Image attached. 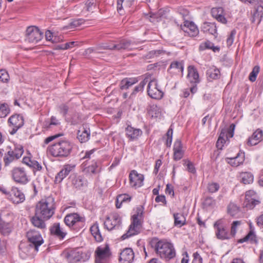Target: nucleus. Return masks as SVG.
I'll return each instance as SVG.
<instances>
[{"instance_id":"1","label":"nucleus","mask_w":263,"mask_h":263,"mask_svg":"<svg viewBox=\"0 0 263 263\" xmlns=\"http://www.w3.org/2000/svg\"><path fill=\"white\" fill-rule=\"evenodd\" d=\"M151 247L162 259L169 260L176 256L173 245L165 239H159L154 237L149 242Z\"/></svg>"},{"instance_id":"2","label":"nucleus","mask_w":263,"mask_h":263,"mask_svg":"<svg viewBox=\"0 0 263 263\" xmlns=\"http://www.w3.org/2000/svg\"><path fill=\"white\" fill-rule=\"evenodd\" d=\"M54 200L51 196L42 199L36 205L35 213L44 220L49 219L54 213Z\"/></svg>"},{"instance_id":"3","label":"nucleus","mask_w":263,"mask_h":263,"mask_svg":"<svg viewBox=\"0 0 263 263\" xmlns=\"http://www.w3.org/2000/svg\"><path fill=\"white\" fill-rule=\"evenodd\" d=\"M72 149V145L68 141L62 140L48 146V152L54 157L64 158L68 156Z\"/></svg>"},{"instance_id":"4","label":"nucleus","mask_w":263,"mask_h":263,"mask_svg":"<svg viewBox=\"0 0 263 263\" xmlns=\"http://www.w3.org/2000/svg\"><path fill=\"white\" fill-rule=\"evenodd\" d=\"M27 237L30 244L26 245L25 243H21L20 249L23 252L26 254L29 253L28 247L33 248L36 251H38L39 247L44 242L41 235L37 232L30 230L27 233Z\"/></svg>"},{"instance_id":"5","label":"nucleus","mask_w":263,"mask_h":263,"mask_svg":"<svg viewBox=\"0 0 263 263\" xmlns=\"http://www.w3.org/2000/svg\"><path fill=\"white\" fill-rule=\"evenodd\" d=\"M95 152V149L87 151L82 159H87L83 163L84 171L87 173L96 174L100 171L99 162L94 158V156H91Z\"/></svg>"},{"instance_id":"6","label":"nucleus","mask_w":263,"mask_h":263,"mask_svg":"<svg viewBox=\"0 0 263 263\" xmlns=\"http://www.w3.org/2000/svg\"><path fill=\"white\" fill-rule=\"evenodd\" d=\"M143 211L141 208L137 209V214H134L132 216V223L129 227L127 233L122 236L123 239H126L132 236L137 235L140 233L142 223L140 219L138 218L139 216L142 215Z\"/></svg>"},{"instance_id":"7","label":"nucleus","mask_w":263,"mask_h":263,"mask_svg":"<svg viewBox=\"0 0 263 263\" xmlns=\"http://www.w3.org/2000/svg\"><path fill=\"white\" fill-rule=\"evenodd\" d=\"M90 253L88 251L83 252L79 249L70 251L67 255V258L70 263H76L78 261H85L89 259Z\"/></svg>"},{"instance_id":"8","label":"nucleus","mask_w":263,"mask_h":263,"mask_svg":"<svg viewBox=\"0 0 263 263\" xmlns=\"http://www.w3.org/2000/svg\"><path fill=\"white\" fill-rule=\"evenodd\" d=\"M13 180L18 183L25 184L29 181L28 176L23 167H15L11 171Z\"/></svg>"},{"instance_id":"9","label":"nucleus","mask_w":263,"mask_h":263,"mask_svg":"<svg viewBox=\"0 0 263 263\" xmlns=\"http://www.w3.org/2000/svg\"><path fill=\"white\" fill-rule=\"evenodd\" d=\"M43 36V33L37 27L30 26L26 30V40L29 43H36L41 40Z\"/></svg>"},{"instance_id":"10","label":"nucleus","mask_w":263,"mask_h":263,"mask_svg":"<svg viewBox=\"0 0 263 263\" xmlns=\"http://www.w3.org/2000/svg\"><path fill=\"white\" fill-rule=\"evenodd\" d=\"M121 223V217L117 213H113L110 216L107 217L104 222L105 228L108 231L119 229Z\"/></svg>"},{"instance_id":"11","label":"nucleus","mask_w":263,"mask_h":263,"mask_svg":"<svg viewBox=\"0 0 263 263\" xmlns=\"http://www.w3.org/2000/svg\"><path fill=\"white\" fill-rule=\"evenodd\" d=\"M9 126L12 127V129L10 132L11 135H14L17 130L22 127L24 124L23 117L20 115H14L11 116L8 119Z\"/></svg>"},{"instance_id":"12","label":"nucleus","mask_w":263,"mask_h":263,"mask_svg":"<svg viewBox=\"0 0 263 263\" xmlns=\"http://www.w3.org/2000/svg\"><path fill=\"white\" fill-rule=\"evenodd\" d=\"M131 45L130 41L125 39L120 40L118 43H111L110 44H104L102 45L101 48L105 50H120L129 48Z\"/></svg>"},{"instance_id":"13","label":"nucleus","mask_w":263,"mask_h":263,"mask_svg":"<svg viewBox=\"0 0 263 263\" xmlns=\"http://www.w3.org/2000/svg\"><path fill=\"white\" fill-rule=\"evenodd\" d=\"M147 93L148 96L155 99H160L163 97V93L158 88L157 82L156 80H151L148 84Z\"/></svg>"},{"instance_id":"14","label":"nucleus","mask_w":263,"mask_h":263,"mask_svg":"<svg viewBox=\"0 0 263 263\" xmlns=\"http://www.w3.org/2000/svg\"><path fill=\"white\" fill-rule=\"evenodd\" d=\"M96 263H106V259L110 255L109 246L99 247L96 250Z\"/></svg>"},{"instance_id":"15","label":"nucleus","mask_w":263,"mask_h":263,"mask_svg":"<svg viewBox=\"0 0 263 263\" xmlns=\"http://www.w3.org/2000/svg\"><path fill=\"white\" fill-rule=\"evenodd\" d=\"M129 184L131 187L137 189L143 184L144 176L139 174L135 170H133L129 175Z\"/></svg>"},{"instance_id":"16","label":"nucleus","mask_w":263,"mask_h":263,"mask_svg":"<svg viewBox=\"0 0 263 263\" xmlns=\"http://www.w3.org/2000/svg\"><path fill=\"white\" fill-rule=\"evenodd\" d=\"M83 221V218L76 213L68 214L64 218L65 223L70 228L73 227L74 229L77 224Z\"/></svg>"},{"instance_id":"17","label":"nucleus","mask_w":263,"mask_h":263,"mask_svg":"<svg viewBox=\"0 0 263 263\" xmlns=\"http://www.w3.org/2000/svg\"><path fill=\"white\" fill-rule=\"evenodd\" d=\"M75 164H68L64 165L63 168L58 173L55 177V182L59 183L69 174L70 172L74 169Z\"/></svg>"},{"instance_id":"18","label":"nucleus","mask_w":263,"mask_h":263,"mask_svg":"<svg viewBox=\"0 0 263 263\" xmlns=\"http://www.w3.org/2000/svg\"><path fill=\"white\" fill-rule=\"evenodd\" d=\"M263 140V131L260 128L257 129L247 140L248 145L252 146L258 144Z\"/></svg>"},{"instance_id":"19","label":"nucleus","mask_w":263,"mask_h":263,"mask_svg":"<svg viewBox=\"0 0 263 263\" xmlns=\"http://www.w3.org/2000/svg\"><path fill=\"white\" fill-rule=\"evenodd\" d=\"M9 199L15 204H18L23 202L25 197L24 193L16 187L11 189L9 196Z\"/></svg>"},{"instance_id":"20","label":"nucleus","mask_w":263,"mask_h":263,"mask_svg":"<svg viewBox=\"0 0 263 263\" xmlns=\"http://www.w3.org/2000/svg\"><path fill=\"white\" fill-rule=\"evenodd\" d=\"M216 229V235L217 238L221 240L229 238L228 230L219 221H216L214 225Z\"/></svg>"},{"instance_id":"21","label":"nucleus","mask_w":263,"mask_h":263,"mask_svg":"<svg viewBox=\"0 0 263 263\" xmlns=\"http://www.w3.org/2000/svg\"><path fill=\"white\" fill-rule=\"evenodd\" d=\"M181 28L185 33L192 37L196 36L199 33L198 29L193 22L184 21Z\"/></svg>"},{"instance_id":"22","label":"nucleus","mask_w":263,"mask_h":263,"mask_svg":"<svg viewBox=\"0 0 263 263\" xmlns=\"http://www.w3.org/2000/svg\"><path fill=\"white\" fill-rule=\"evenodd\" d=\"M90 129L86 125H83L77 132V138L81 142H87L90 138Z\"/></svg>"},{"instance_id":"23","label":"nucleus","mask_w":263,"mask_h":263,"mask_svg":"<svg viewBox=\"0 0 263 263\" xmlns=\"http://www.w3.org/2000/svg\"><path fill=\"white\" fill-rule=\"evenodd\" d=\"M50 231L52 235H54L60 240L63 239L67 234L66 232L60 226V223H54L50 227Z\"/></svg>"},{"instance_id":"24","label":"nucleus","mask_w":263,"mask_h":263,"mask_svg":"<svg viewBox=\"0 0 263 263\" xmlns=\"http://www.w3.org/2000/svg\"><path fill=\"white\" fill-rule=\"evenodd\" d=\"M134 258V253L131 248H125L121 253L120 261L122 263H130Z\"/></svg>"},{"instance_id":"25","label":"nucleus","mask_w":263,"mask_h":263,"mask_svg":"<svg viewBox=\"0 0 263 263\" xmlns=\"http://www.w3.org/2000/svg\"><path fill=\"white\" fill-rule=\"evenodd\" d=\"M255 195V193L253 191H248L246 193L245 196V206L250 209H253L255 206L258 204L260 201L255 199L252 197Z\"/></svg>"},{"instance_id":"26","label":"nucleus","mask_w":263,"mask_h":263,"mask_svg":"<svg viewBox=\"0 0 263 263\" xmlns=\"http://www.w3.org/2000/svg\"><path fill=\"white\" fill-rule=\"evenodd\" d=\"M255 5L258 6L255 9L253 13L252 22L257 21L258 23H259L263 17V0H256Z\"/></svg>"},{"instance_id":"27","label":"nucleus","mask_w":263,"mask_h":263,"mask_svg":"<svg viewBox=\"0 0 263 263\" xmlns=\"http://www.w3.org/2000/svg\"><path fill=\"white\" fill-rule=\"evenodd\" d=\"M125 132L126 136L131 140L137 139L142 134L141 129L134 128L129 125L126 128Z\"/></svg>"},{"instance_id":"28","label":"nucleus","mask_w":263,"mask_h":263,"mask_svg":"<svg viewBox=\"0 0 263 263\" xmlns=\"http://www.w3.org/2000/svg\"><path fill=\"white\" fill-rule=\"evenodd\" d=\"M174 159L177 161L180 160L183 156V151H182V146L180 140L177 139L174 145Z\"/></svg>"},{"instance_id":"29","label":"nucleus","mask_w":263,"mask_h":263,"mask_svg":"<svg viewBox=\"0 0 263 263\" xmlns=\"http://www.w3.org/2000/svg\"><path fill=\"white\" fill-rule=\"evenodd\" d=\"M201 31L204 33H209L216 37L217 28L214 23L204 22L201 26Z\"/></svg>"},{"instance_id":"30","label":"nucleus","mask_w":263,"mask_h":263,"mask_svg":"<svg viewBox=\"0 0 263 263\" xmlns=\"http://www.w3.org/2000/svg\"><path fill=\"white\" fill-rule=\"evenodd\" d=\"M245 160V153H239L233 158H228V163L232 166H238L242 164Z\"/></svg>"},{"instance_id":"31","label":"nucleus","mask_w":263,"mask_h":263,"mask_svg":"<svg viewBox=\"0 0 263 263\" xmlns=\"http://www.w3.org/2000/svg\"><path fill=\"white\" fill-rule=\"evenodd\" d=\"M137 82L138 80L135 78H124L120 83V88L121 90L127 89Z\"/></svg>"},{"instance_id":"32","label":"nucleus","mask_w":263,"mask_h":263,"mask_svg":"<svg viewBox=\"0 0 263 263\" xmlns=\"http://www.w3.org/2000/svg\"><path fill=\"white\" fill-rule=\"evenodd\" d=\"M187 77L191 83H196L199 82L198 73L193 66H189L188 67Z\"/></svg>"},{"instance_id":"33","label":"nucleus","mask_w":263,"mask_h":263,"mask_svg":"<svg viewBox=\"0 0 263 263\" xmlns=\"http://www.w3.org/2000/svg\"><path fill=\"white\" fill-rule=\"evenodd\" d=\"M12 230L11 223L5 222L0 217V232L3 235H8Z\"/></svg>"},{"instance_id":"34","label":"nucleus","mask_w":263,"mask_h":263,"mask_svg":"<svg viewBox=\"0 0 263 263\" xmlns=\"http://www.w3.org/2000/svg\"><path fill=\"white\" fill-rule=\"evenodd\" d=\"M207 78L209 81H212L220 77V71L215 67L210 68L206 72Z\"/></svg>"},{"instance_id":"35","label":"nucleus","mask_w":263,"mask_h":263,"mask_svg":"<svg viewBox=\"0 0 263 263\" xmlns=\"http://www.w3.org/2000/svg\"><path fill=\"white\" fill-rule=\"evenodd\" d=\"M72 183L75 187L81 188L86 185L87 181L82 176L74 175L72 178Z\"/></svg>"},{"instance_id":"36","label":"nucleus","mask_w":263,"mask_h":263,"mask_svg":"<svg viewBox=\"0 0 263 263\" xmlns=\"http://www.w3.org/2000/svg\"><path fill=\"white\" fill-rule=\"evenodd\" d=\"M43 219L41 216L37 215L35 213V215L31 219V221L34 227L39 229H44L46 224Z\"/></svg>"},{"instance_id":"37","label":"nucleus","mask_w":263,"mask_h":263,"mask_svg":"<svg viewBox=\"0 0 263 263\" xmlns=\"http://www.w3.org/2000/svg\"><path fill=\"white\" fill-rule=\"evenodd\" d=\"M90 230L91 234L97 241L101 242L103 240V237L99 228V224L97 223H94L91 227Z\"/></svg>"},{"instance_id":"38","label":"nucleus","mask_w":263,"mask_h":263,"mask_svg":"<svg viewBox=\"0 0 263 263\" xmlns=\"http://www.w3.org/2000/svg\"><path fill=\"white\" fill-rule=\"evenodd\" d=\"M9 151L10 154H11L15 158L18 159L22 156L24 153V149L22 145L15 144L14 145V148Z\"/></svg>"},{"instance_id":"39","label":"nucleus","mask_w":263,"mask_h":263,"mask_svg":"<svg viewBox=\"0 0 263 263\" xmlns=\"http://www.w3.org/2000/svg\"><path fill=\"white\" fill-rule=\"evenodd\" d=\"M239 177L241 182L245 184L252 183L253 181V176L248 172H242L240 174Z\"/></svg>"},{"instance_id":"40","label":"nucleus","mask_w":263,"mask_h":263,"mask_svg":"<svg viewBox=\"0 0 263 263\" xmlns=\"http://www.w3.org/2000/svg\"><path fill=\"white\" fill-rule=\"evenodd\" d=\"M175 220V225L179 227L185 224V218L184 215L180 213H175L174 214Z\"/></svg>"},{"instance_id":"41","label":"nucleus","mask_w":263,"mask_h":263,"mask_svg":"<svg viewBox=\"0 0 263 263\" xmlns=\"http://www.w3.org/2000/svg\"><path fill=\"white\" fill-rule=\"evenodd\" d=\"M205 49H212L213 51L216 52V51H219L220 48L217 46H214L213 43L208 41L201 44L199 46L200 50H203Z\"/></svg>"},{"instance_id":"42","label":"nucleus","mask_w":263,"mask_h":263,"mask_svg":"<svg viewBox=\"0 0 263 263\" xmlns=\"http://www.w3.org/2000/svg\"><path fill=\"white\" fill-rule=\"evenodd\" d=\"M147 82V79H145L142 81H141L138 86H136L134 89L133 90V92L130 95L129 98H132L137 93L142 91L144 88V87L145 86Z\"/></svg>"},{"instance_id":"43","label":"nucleus","mask_w":263,"mask_h":263,"mask_svg":"<svg viewBox=\"0 0 263 263\" xmlns=\"http://www.w3.org/2000/svg\"><path fill=\"white\" fill-rule=\"evenodd\" d=\"M10 112V109L7 103H0V118L6 117Z\"/></svg>"},{"instance_id":"44","label":"nucleus","mask_w":263,"mask_h":263,"mask_svg":"<svg viewBox=\"0 0 263 263\" xmlns=\"http://www.w3.org/2000/svg\"><path fill=\"white\" fill-rule=\"evenodd\" d=\"M260 70V67L258 65L254 66L252 71L249 74V79L251 82H255L256 80V77Z\"/></svg>"},{"instance_id":"45","label":"nucleus","mask_w":263,"mask_h":263,"mask_svg":"<svg viewBox=\"0 0 263 263\" xmlns=\"http://www.w3.org/2000/svg\"><path fill=\"white\" fill-rule=\"evenodd\" d=\"M165 53V51L162 49L153 50L149 51L147 57L148 58H154L163 55Z\"/></svg>"},{"instance_id":"46","label":"nucleus","mask_w":263,"mask_h":263,"mask_svg":"<svg viewBox=\"0 0 263 263\" xmlns=\"http://www.w3.org/2000/svg\"><path fill=\"white\" fill-rule=\"evenodd\" d=\"M85 8L87 11H93L97 7V3L96 0H87L85 4Z\"/></svg>"},{"instance_id":"47","label":"nucleus","mask_w":263,"mask_h":263,"mask_svg":"<svg viewBox=\"0 0 263 263\" xmlns=\"http://www.w3.org/2000/svg\"><path fill=\"white\" fill-rule=\"evenodd\" d=\"M223 13V10L221 7L213 8L211 10V14L213 17L217 18Z\"/></svg>"},{"instance_id":"48","label":"nucleus","mask_w":263,"mask_h":263,"mask_svg":"<svg viewBox=\"0 0 263 263\" xmlns=\"http://www.w3.org/2000/svg\"><path fill=\"white\" fill-rule=\"evenodd\" d=\"M16 158H15L11 154L9 153V151L8 152L7 154L6 155L4 158V161L6 166L8 165L11 162L14 160H17Z\"/></svg>"},{"instance_id":"49","label":"nucleus","mask_w":263,"mask_h":263,"mask_svg":"<svg viewBox=\"0 0 263 263\" xmlns=\"http://www.w3.org/2000/svg\"><path fill=\"white\" fill-rule=\"evenodd\" d=\"M58 111L63 117H66L68 109L69 107L66 104H62L58 106Z\"/></svg>"},{"instance_id":"50","label":"nucleus","mask_w":263,"mask_h":263,"mask_svg":"<svg viewBox=\"0 0 263 263\" xmlns=\"http://www.w3.org/2000/svg\"><path fill=\"white\" fill-rule=\"evenodd\" d=\"M170 68H175L178 70V71L182 72L183 70V64L182 62L174 61L173 62L170 66Z\"/></svg>"},{"instance_id":"51","label":"nucleus","mask_w":263,"mask_h":263,"mask_svg":"<svg viewBox=\"0 0 263 263\" xmlns=\"http://www.w3.org/2000/svg\"><path fill=\"white\" fill-rule=\"evenodd\" d=\"M236 33V31L235 30H233L231 31L230 34L229 35L227 39V45L228 47L231 46L234 42V39L235 35Z\"/></svg>"},{"instance_id":"52","label":"nucleus","mask_w":263,"mask_h":263,"mask_svg":"<svg viewBox=\"0 0 263 263\" xmlns=\"http://www.w3.org/2000/svg\"><path fill=\"white\" fill-rule=\"evenodd\" d=\"M9 76L8 72L4 69L0 70V81L3 82H7L9 80Z\"/></svg>"},{"instance_id":"53","label":"nucleus","mask_w":263,"mask_h":263,"mask_svg":"<svg viewBox=\"0 0 263 263\" xmlns=\"http://www.w3.org/2000/svg\"><path fill=\"white\" fill-rule=\"evenodd\" d=\"M238 211V207L234 204L231 203L228 206V212L232 216L234 215Z\"/></svg>"},{"instance_id":"54","label":"nucleus","mask_w":263,"mask_h":263,"mask_svg":"<svg viewBox=\"0 0 263 263\" xmlns=\"http://www.w3.org/2000/svg\"><path fill=\"white\" fill-rule=\"evenodd\" d=\"M208 189L210 192L215 193L219 190V185L215 182L211 183L209 184Z\"/></svg>"},{"instance_id":"55","label":"nucleus","mask_w":263,"mask_h":263,"mask_svg":"<svg viewBox=\"0 0 263 263\" xmlns=\"http://www.w3.org/2000/svg\"><path fill=\"white\" fill-rule=\"evenodd\" d=\"M235 125L234 124H231L227 130H226V139L229 138H232L234 136V132Z\"/></svg>"},{"instance_id":"56","label":"nucleus","mask_w":263,"mask_h":263,"mask_svg":"<svg viewBox=\"0 0 263 263\" xmlns=\"http://www.w3.org/2000/svg\"><path fill=\"white\" fill-rule=\"evenodd\" d=\"M184 165H186L187 170L189 172L194 174L196 172V170L193 164L188 160H184Z\"/></svg>"},{"instance_id":"57","label":"nucleus","mask_w":263,"mask_h":263,"mask_svg":"<svg viewBox=\"0 0 263 263\" xmlns=\"http://www.w3.org/2000/svg\"><path fill=\"white\" fill-rule=\"evenodd\" d=\"M241 223L240 221H233L232 226H231V235L232 236H234L236 233L237 227L239 226Z\"/></svg>"},{"instance_id":"58","label":"nucleus","mask_w":263,"mask_h":263,"mask_svg":"<svg viewBox=\"0 0 263 263\" xmlns=\"http://www.w3.org/2000/svg\"><path fill=\"white\" fill-rule=\"evenodd\" d=\"M131 197L127 194H121L118 195V200L124 202H128L130 201Z\"/></svg>"},{"instance_id":"59","label":"nucleus","mask_w":263,"mask_h":263,"mask_svg":"<svg viewBox=\"0 0 263 263\" xmlns=\"http://www.w3.org/2000/svg\"><path fill=\"white\" fill-rule=\"evenodd\" d=\"M61 136H63V134H58L46 138L44 142V144H48L49 142L52 141L54 139L60 137Z\"/></svg>"},{"instance_id":"60","label":"nucleus","mask_w":263,"mask_h":263,"mask_svg":"<svg viewBox=\"0 0 263 263\" xmlns=\"http://www.w3.org/2000/svg\"><path fill=\"white\" fill-rule=\"evenodd\" d=\"M255 237V235L253 232H250L248 234H247L244 238L239 240V242L242 243L243 242L247 241L249 239L251 240H253Z\"/></svg>"},{"instance_id":"61","label":"nucleus","mask_w":263,"mask_h":263,"mask_svg":"<svg viewBox=\"0 0 263 263\" xmlns=\"http://www.w3.org/2000/svg\"><path fill=\"white\" fill-rule=\"evenodd\" d=\"M179 14L182 16L183 20L185 19V17L189 15V12L187 10L180 8L178 10Z\"/></svg>"},{"instance_id":"62","label":"nucleus","mask_w":263,"mask_h":263,"mask_svg":"<svg viewBox=\"0 0 263 263\" xmlns=\"http://www.w3.org/2000/svg\"><path fill=\"white\" fill-rule=\"evenodd\" d=\"M35 160H31L29 157H24L23 159V162L31 167L33 164Z\"/></svg>"},{"instance_id":"63","label":"nucleus","mask_w":263,"mask_h":263,"mask_svg":"<svg viewBox=\"0 0 263 263\" xmlns=\"http://www.w3.org/2000/svg\"><path fill=\"white\" fill-rule=\"evenodd\" d=\"M192 263H202V258L197 253L194 254V259Z\"/></svg>"},{"instance_id":"64","label":"nucleus","mask_w":263,"mask_h":263,"mask_svg":"<svg viewBox=\"0 0 263 263\" xmlns=\"http://www.w3.org/2000/svg\"><path fill=\"white\" fill-rule=\"evenodd\" d=\"M83 23V20L82 19H78L73 21L70 23V26L73 27H77L80 26Z\"/></svg>"}]
</instances>
